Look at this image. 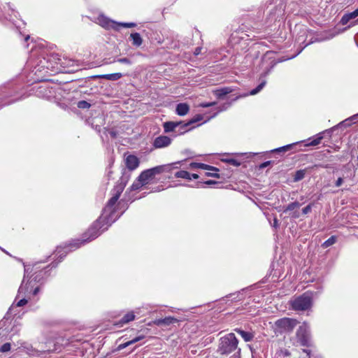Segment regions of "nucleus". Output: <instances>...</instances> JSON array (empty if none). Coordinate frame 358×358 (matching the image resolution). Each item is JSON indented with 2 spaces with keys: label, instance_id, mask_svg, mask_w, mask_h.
<instances>
[{
  "label": "nucleus",
  "instance_id": "obj_56",
  "mask_svg": "<svg viewBox=\"0 0 358 358\" xmlns=\"http://www.w3.org/2000/svg\"><path fill=\"white\" fill-rule=\"evenodd\" d=\"M268 55V52H266V53L264 55V57H263L262 60H263V61H264V59H266V57Z\"/></svg>",
  "mask_w": 358,
  "mask_h": 358
},
{
  "label": "nucleus",
  "instance_id": "obj_47",
  "mask_svg": "<svg viewBox=\"0 0 358 358\" xmlns=\"http://www.w3.org/2000/svg\"><path fill=\"white\" fill-rule=\"evenodd\" d=\"M217 183H218V182L215 181V180H206V181L204 182V184L207 185H215V184H217Z\"/></svg>",
  "mask_w": 358,
  "mask_h": 358
},
{
  "label": "nucleus",
  "instance_id": "obj_28",
  "mask_svg": "<svg viewBox=\"0 0 358 358\" xmlns=\"http://www.w3.org/2000/svg\"><path fill=\"white\" fill-rule=\"evenodd\" d=\"M11 11H12V14L10 15V19L9 20L12 21L13 24L15 26L16 29L18 30L19 33L21 34L20 31V26H18L17 24H16V22L15 21L14 18L13 17V15L15 17V18H17V15L20 16L19 13L16 11L14 10V9L11 8Z\"/></svg>",
  "mask_w": 358,
  "mask_h": 358
},
{
  "label": "nucleus",
  "instance_id": "obj_21",
  "mask_svg": "<svg viewBox=\"0 0 358 358\" xmlns=\"http://www.w3.org/2000/svg\"><path fill=\"white\" fill-rule=\"evenodd\" d=\"M323 134L324 132H320L317 134L316 138L311 141L310 142L305 144V146H316L321 143V141L323 139Z\"/></svg>",
  "mask_w": 358,
  "mask_h": 358
},
{
  "label": "nucleus",
  "instance_id": "obj_40",
  "mask_svg": "<svg viewBox=\"0 0 358 358\" xmlns=\"http://www.w3.org/2000/svg\"><path fill=\"white\" fill-rule=\"evenodd\" d=\"M215 104H216V102H205V103H201L200 104V106L203 107V108H208V107L215 106Z\"/></svg>",
  "mask_w": 358,
  "mask_h": 358
},
{
  "label": "nucleus",
  "instance_id": "obj_10",
  "mask_svg": "<svg viewBox=\"0 0 358 358\" xmlns=\"http://www.w3.org/2000/svg\"><path fill=\"white\" fill-rule=\"evenodd\" d=\"M179 320L174 317L169 316L166 317L165 318L162 319H157L155 320L153 323L157 326H169L172 324L178 322Z\"/></svg>",
  "mask_w": 358,
  "mask_h": 358
},
{
  "label": "nucleus",
  "instance_id": "obj_60",
  "mask_svg": "<svg viewBox=\"0 0 358 358\" xmlns=\"http://www.w3.org/2000/svg\"><path fill=\"white\" fill-rule=\"evenodd\" d=\"M357 46H358V44H357Z\"/></svg>",
  "mask_w": 358,
  "mask_h": 358
},
{
  "label": "nucleus",
  "instance_id": "obj_11",
  "mask_svg": "<svg viewBox=\"0 0 358 358\" xmlns=\"http://www.w3.org/2000/svg\"><path fill=\"white\" fill-rule=\"evenodd\" d=\"M125 163L129 170L134 171L139 166V159L135 155H130L126 157Z\"/></svg>",
  "mask_w": 358,
  "mask_h": 358
},
{
  "label": "nucleus",
  "instance_id": "obj_48",
  "mask_svg": "<svg viewBox=\"0 0 358 358\" xmlns=\"http://www.w3.org/2000/svg\"><path fill=\"white\" fill-rule=\"evenodd\" d=\"M190 167L192 169H199V163L193 162L190 164Z\"/></svg>",
  "mask_w": 358,
  "mask_h": 358
},
{
  "label": "nucleus",
  "instance_id": "obj_46",
  "mask_svg": "<svg viewBox=\"0 0 358 358\" xmlns=\"http://www.w3.org/2000/svg\"><path fill=\"white\" fill-rule=\"evenodd\" d=\"M343 182V179L342 178H338L337 180L336 181L335 185L336 187H340L342 185Z\"/></svg>",
  "mask_w": 358,
  "mask_h": 358
},
{
  "label": "nucleus",
  "instance_id": "obj_13",
  "mask_svg": "<svg viewBox=\"0 0 358 358\" xmlns=\"http://www.w3.org/2000/svg\"><path fill=\"white\" fill-rule=\"evenodd\" d=\"M233 90L231 87H224L215 90L213 94L218 99H222L225 95L232 92Z\"/></svg>",
  "mask_w": 358,
  "mask_h": 358
},
{
  "label": "nucleus",
  "instance_id": "obj_32",
  "mask_svg": "<svg viewBox=\"0 0 358 358\" xmlns=\"http://www.w3.org/2000/svg\"><path fill=\"white\" fill-rule=\"evenodd\" d=\"M145 185L144 183H143V182L141 181H139L138 180V178H137V180L135 181L132 185L131 186V190H137V189H139L142 186Z\"/></svg>",
  "mask_w": 358,
  "mask_h": 358
},
{
  "label": "nucleus",
  "instance_id": "obj_52",
  "mask_svg": "<svg viewBox=\"0 0 358 358\" xmlns=\"http://www.w3.org/2000/svg\"><path fill=\"white\" fill-rule=\"evenodd\" d=\"M200 52H201V48H196L194 53H195V55H199L200 53Z\"/></svg>",
  "mask_w": 358,
  "mask_h": 358
},
{
  "label": "nucleus",
  "instance_id": "obj_17",
  "mask_svg": "<svg viewBox=\"0 0 358 358\" xmlns=\"http://www.w3.org/2000/svg\"><path fill=\"white\" fill-rule=\"evenodd\" d=\"M130 38L132 41V45L134 46L139 47L143 43V38L140 34L137 32L131 34Z\"/></svg>",
  "mask_w": 358,
  "mask_h": 358
},
{
  "label": "nucleus",
  "instance_id": "obj_53",
  "mask_svg": "<svg viewBox=\"0 0 358 358\" xmlns=\"http://www.w3.org/2000/svg\"><path fill=\"white\" fill-rule=\"evenodd\" d=\"M29 38H30V36L29 35L25 36L24 38V42H27Z\"/></svg>",
  "mask_w": 358,
  "mask_h": 358
},
{
  "label": "nucleus",
  "instance_id": "obj_55",
  "mask_svg": "<svg viewBox=\"0 0 358 358\" xmlns=\"http://www.w3.org/2000/svg\"><path fill=\"white\" fill-rule=\"evenodd\" d=\"M271 68H273L274 66V65L275 64V62L273 60L271 62Z\"/></svg>",
  "mask_w": 358,
  "mask_h": 358
},
{
  "label": "nucleus",
  "instance_id": "obj_50",
  "mask_svg": "<svg viewBox=\"0 0 358 358\" xmlns=\"http://www.w3.org/2000/svg\"><path fill=\"white\" fill-rule=\"evenodd\" d=\"M273 227L278 228V221L276 218L273 220Z\"/></svg>",
  "mask_w": 358,
  "mask_h": 358
},
{
  "label": "nucleus",
  "instance_id": "obj_30",
  "mask_svg": "<svg viewBox=\"0 0 358 358\" xmlns=\"http://www.w3.org/2000/svg\"><path fill=\"white\" fill-rule=\"evenodd\" d=\"M188 127H185V128H183L182 125L177 126L174 130L171 131L170 132H175L177 134H182L189 131L190 129H187Z\"/></svg>",
  "mask_w": 358,
  "mask_h": 358
},
{
  "label": "nucleus",
  "instance_id": "obj_44",
  "mask_svg": "<svg viewBox=\"0 0 358 358\" xmlns=\"http://www.w3.org/2000/svg\"><path fill=\"white\" fill-rule=\"evenodd\" d=\"M206 175L207 176L214 177L217 178H220V175L217 173H213V172H207L206 173Z\"/></svg>",
  "mask_w": 358,
  "mask_h": 358
},
{
  "label": "nucleus",
  "instance_id": "obj_19",
  "mask_svg": "<svg viewBox=\"0 0 358 358\" xmlns=\"http://www.w3.org/2000/svg\"><path fill=\"white\" fill-rule=\"evenodd\" d=\"M99 77L108 80H117L122 77V74L121 73H115L110 74H103L99 76Z\"/></svg>",
  "mask_w": 358,
  "mask_h": 358
},
{
  "label": "nucleus",
  "instance_id": "obj_1",
  "mask_svg": "<svg viewBox=\"0 0 358 358\" xmlns=\"http://www.w3.org/2000/svg\"><path fill=\"white\" fill-rule=\"evenodd\" d=\"M126 186V182L122 178L120 181L115 186L113 192V196L108 201L106 206L103 210L102 215L92 224L88 231L83 235L81 239L70 243L64 248H57L55 251V256L59 255L60 259L64 257L71 248H79L81 245L88 243L97 238L103 231L108 229V227L115 221L113 218L115 213L114 206L120 198V194L123 192ZM59 260L57 263H52L51 268L56 267ZM48 266L41 268L39 263L37 262L34 265L24 264V273L29 278L25 287H24V306L30 303L34 304L39 299L38 293L41 286L43 285L45 278L48 277ZM25 275H24V277Z\"/></svg>",
  "mask_w": 358,
  "mask_h": 358
},
{
  "label": "nucleus",
  "instance_id": "obj_18",
  "mask_svg": "<svg viewBox=\"0 0 358 358\" xmlns=\"http://www.w3.org/2000/svg\"><path fill=\"white\" fill-rule=\"evenodd\" d=\"M26 353L29 356L31 357H38L39 355V351L37 350H35L32 348V346L27 345L26 346H24V354Z\"/></svg>",
  "mask_w": 358,
  "mask_h": 358
},
{
  "label": "nucleus",
  "instance_id": "obj_45",
  "mask_svg": "<svg viewBox=\"0 0 358 358\" xmlns=\"http://www.w3.org/2000/svg\"><path fill=\"white\" fill-rule=\"evenodd\" d=\"M271 161H266L259 165V169H264L271 164Z\"/></svg>",
  "mask_w": 358,
  "mask_h": 358
},
{
  "label": "nucleus",
  "instance_id": "obj_41",
  "mask_svg": "<svg viewBox=\"0 0 358 358\" xmlns=\"http://www.w3.org/2000/svg\"><path fill=\"white\" fill-rule=\"evenodd\" d=\"M130 345H131V344H130V342H129V341L126 342V343H122V344H120V345H119L117 346V350H123V349L126 348L127 347L129 346Z\"/></svg>",
  "mask_w": 358,
  "mask_h": 358
},
{
  "label": "nucleus",
  "instance_id": "obj_20",
  "mask_svg": "<svg viewBox=\"0 0 358 358\" xmlns=\"http://www.w3.org/2000/svg\"><path fill=\"white\" fill-rule=\"evenodd\" d=\"M301 206V203L298 201H294L289 203L287 206L284 207L283 213H292L295 209L299 208Z\"/></svg>",
  "mask_w": 358,
  "mask_h": 358
},
{
  "label": "nucleus",
  "instance_id": "obj_4",
  "mask_svg": "<svg viewBox=\"0 0 358 358\" xmlns=\"http://www.w3.org/2000/svg\"><path fill=\"white\" fill-rule=\"evenodd\" d=\"M312 294L306 292L290 301L294 310H306L312 306Z\"/></svg>",
  "mask_w": 358,
  "mask_h": 358
},
{
  "label": "nucleus",
  "instance_id": "obj_43",
  "mask_svg": "<svg viewBox=\"0 0 358 358\" xmlns=\"http://www.w3.org/2000/svg\"><path fill=\"white\" fill-rule=\"evenodd\" d=\"M289 215L293 219H297L300 216V213L298 210H294L292 213H289Z\"/></svg>",
  "mask_w": 358,
  "mask_h": 358
},
{
  "label": "nucleus",
  "instance_id": "obj_51",
  "mask_svg": "<svg viewBox=\"0 0 358 358\" xmlns=\"http://www.w3.org/2000/svg\"><path fill=\"white\" fill-rule=\"evenodd\" d=\"M17 306H18V307L22 306V299H20L17 301Z\"/></svg>",
  "mask_w": 358,
  "mask_h": 358
},
{
  "label": "nucleus",
  "instance_id": "obj_2",
  "mask_svg": "<svg viewBox=\"0 0 358 358\" xmlns=\"http://www.w3.org/2000/svg\"><path fill=\"white\" fill-rule=\"evenodd\" d=\"M238 344L235 334H228L220 339L217 352L224 355L234 352L229 358H241V349L238 348Z\"/></svg>",
  "mask_w": 358,
  "mask_h": 358
},
{
  "label": "nucleus",
  "instance_id": "obj_49",
  "mask_svg": "<svg viewBox=\"0 0 358 358\" xmlns=\"http://www.w3.org/2000/svg\"><path fill=\"white\" fill-rule=\"evenodd\" d=\"M190 176H191V180L192 179H198L199 178V175L196 174V173H190Z\"/></svg>",
  "mask_w": 358,
  "mask_h": 358
},
{
  "label": "nucleus",
  "instance_id": "obj_15",
  "mask_svg": "<svg viewBox=\"0 0 358 358\" xmlns=\"http://www.w3.org/2000/svg\"><path fill=\"white\" fill-rule=\"evenodd\" d=\"M189 111V106L186 103H180L176 106V113L180 116H184Z\"/></svg>",
  "mask_w": 358,
  "mask_h": 358
},
{
  "label": "nucleus",
  "instance_id": "obj_16",
  "mask_svg": "<svg viewBox=\"0 0 358 358\" xmlns=\"http://www.w3.org/2000/svg\"><path fill=\"white\" fill-rule=\"evenodd\" d=\"M235 331L241 336L245 342L250 341L254 338V334L250 331H245L240 329H236Z\"/></svg>",
  "mask_w": 358,
  "mask_h": 358
},
{
  "label": "nucleus",
  "instance_id": "obj_22",
  "mask_svg": "<svg viewBox=\"0 0 358 358\" xmlns=\"http://www.w3.org/2000/svg\"><path fill=\"white\" fill-rule=\"evenodd\" d=\"M31 45V49H30V52H31V55L29 57L28 60H27V63L29 64V63H31V57L32 56H36L38 54V49L36 48V44L35 42H34L33 41H31V43L27 45V48H29V45Z\"/></svg>",
  "mask_w": 358,
  "mask_h": 358
},
{
  "label": "nucleus",
  "instance_id": "obj_27",
  "mask_svg": "<svg viewBox=\"0 0 358 358\" xmlns=\"http://www.w3.org/2000/svg\"><path fill=\"white\" fill-rule=\"evenodd\" d=\"M266 83V80H262L261 82V83L259 84V85L256 88L250 91V94L255 95V94H257V93H259L263 89V87L265 86Z\"/></svg>",
  "mask_w": 358,
  "mask_h": 358
},
{
  "label": "nucleus",
  "instance_id": "obj_42",
  "mask_svg": "<svg viewBox=\"0 0 358 358\" xmlns=\"http://www.w3.org/2000/svg\"><path fill=\"white\" fill-rule=\"evenodd\" d=\"M143 338H144V336H136L134 338H133L132 340L129 341L130 344L132 345L134 343H136L140 341L141 340H142Z\"/></svg>",
  "mask_w": 358,
  "mask_h": 358
},
{
  "label": "nucleus",
  "instance_id": "obj_31",
  "mask_svg": "<svg viewBox=\"0 0 358 358\" xmlns=\"http://www.w3.org/2000/svg\"><path fill=\"white\" fill-rule=\"evenodd\" d=\"M231 106V103H224L217 108V111L214 114L213 117H215L218 113L227 110Z\"/></svg>",
  "mask_w": 358,
  "mask_h": 358
},
{
  "label": "nucleus",
  "instance_id": "obj_9",
  "mask_svg": "<svg viewBox=\"0 0 358 358\" xmlns=\"http://www.w3.org/2000/svg\"><path fill=\"white\" fill-rule=\"evenodd\" d=\"M171 143V138L166 136H159L154 140L152 145L155 148H164Z\"/></svg>",
  "mask_w": 358,
  "mask_h": 358
},
{
  "label": "nucleus",
  "instance_id": "obj_59",
  "mask_svg": "<svg viewBox=\"0 0 358 358\" xmlns=\"http://www.w3.org/2000/svg\"><path fill=\"white\" fill-rule=\"evenodd\" d=\"M320 166V167H324V166H322V165H315V166Z\"/></svg>",
  "mask_w": 358,
  "mask_h": 358
},
{
  "label": "nucleus",
  "instance_id": "obj_29",
  "mask_svg": "<svg viewBox=\"0 0 358 358\" xmlns=\"http://www.w3.org/2000/svg\"><path fill=\"white\" fill-rule=\"evenodd\" d=\"M222 161L224 162H227L229 164H231L234 166H238L241 165L240 162H238L237 159H234V158L227 157V158L222 159Z\"/></svg>",
  "mask_w": 358,
  "mask_h": 358
},
{
  "label": "nucleus",
  "instance_id": "obj_35",
  "mask_svg": "<svg viewBox=\"0 0 358 358\" xmlns=\"http://www.w3.org/2000/svg\"><path fill=\"white\" fill-rule=\"evenodd\" d=\"M90 106H91L90 103L86 101H80L78 102V104H77V106L79 108H82V109L89 108L90 107Z\"/></svg>",
  "mask_w": 358,
  "mask_h": 358
},
{
  "label": "nucleus",
  "instance_id": "obj_54",
  "mask_svg": "<svg viewBox=\"0 0 358 358\" xmlns=\"http://www.w3.org/2000/svg\"><path fill=\"white\" fill-rule=\"evenodd\" d=\"M355 23H358V19L355 21V23H352V24H349L348 27H351L352 26L355 25Z\"/></svg>",
  "mask_w": 358,
  "mask_h": 358
},
{
  "label": "nucleus",
  "instance_id": "obj_34",
  "mask_svg": "<svg viewBox=\"0 0 358 358\" xmlns=\"http://www.w3.org/2000/svg\"><path fill=\"white\" fill-rule=\"evenodd\" d=\"M277 355H278V358L280 357H289L291 355L289 351L287 349H280L278 352H277Z\"/></svg>",
  "mask_w": 358,
  "mask_h": 358
},
{
  "label": "nucleus",
  "instance_id": "obj_7",
  "mask_svg": "<svg viewBox=\"0 0 358 358\" xmlns=\"http://www.w3.org/2000/svg\"><path fill=\"white\" fill-rule=\"evenodd\" d=\"M296 320L284 317L278 320L275 324L280 332H289L296 326Z\"/></svg>",
  "mask_w": 358,
  "mask_h": 358
},
{
  "label": "nucleus",
  "instance_id": "obj_26",
  "mask_svg": "<svg viewBox=\"0 0 358 358\" xmlns=\"http://www.w3.org/2000/svg\"><path fill=\"white\" fill-rule=\"evenodd\" d=\"M336 242V237L335 236H331L330 238H329L327 241H325L322 246L324 248H327L332 245H334Z\"/></svg>",
  "mask_w": 358,
  "mask_h": 358
},
{
  "label": "nucleus",
  "instance_id": "obj_14",
  "mask_svg": "<svg viewBox=\"0 0 358 358\" xmlns=\"http://www.w3.org/2000/svg\"><path fill=\"white\" fill-rule=\"evenodd\" d=\"M358 16V8L353 12L345 14L341 20V24L343 25L347 24L350 20L356 18Z\"/></svg>",
  "mask_w": 358,
  "mask_h": 358
},
{
  "label": "nucleus",
  "instance_id": "obj_8",
  "mask_svg": "<svg viewBox=\"0 0 358 358\" xmlns=\"http://www.w3.org/2000/svg\"><path fill=\"white\" fill-rule=\"evenodd\" d=\"M296 336L301 345H308L310 339V330L307 323L304 322L301 326L299 327L296 333Z\"/></svg>",
  "mask_w": 358,
  "mask_h": 358
},
{
  "label": "nucleus",
  "instance_id": "obj_36",
  "mask_svg": "<svg viewBox=\"0 0 358 358\" xmlns=\"http://www.w3.org/2000/svg\"><path fill=\"white\" fill-rule=\"evenodd\" d=\"M199 169H204V170H209V171H218L217 169H216L213 166H211L210 165H207L205 164H202V163H199Z\"/></svg>",
  "mask_w": 358,
  "mask_h": 358
},
{
  "label": "nucleus",
  "instance_id": "obj_25",
  "mask_svg": "<svg viewBox=\"0 0 358 358\" xmlns=\"http://www.w3.org/2000/svg\"><path fill=\"white\" fill-rule=\"evenodd\" d=\"M306 173V171L305 169L296 171L294 176V181L298 182L301 180L305 177Z\"/></svg>",
  "mask_w": 358,
  "mask_h": 358
},
{
  "label": "nucleus",
  "instance_id": "obj_58",
  "mask_svg": "<svg viewBox=\"0 0 358 358\" xmlns=\"http://www.w3.org/2000/svg\"><path fill=\"white\" fill-rule=\"evenodd\" d=\"M312 43V41H311V42H309V43H306V44H305V45L303 46V48H305L306 46L308 45H309L310 43Z\"/></svg>",
  "mask_w": 358,
  "mask_h": 358
},
{
  "label": "nucleus",
  "instance_id": "obj_33",
  "mask_svg": "<svg viewBox=\"0 0 358 358\" xmlns=\"http://www.w3.org/2000/svg\"><path fill=\"white\" fill-rule=\"evenodd\" d=\"M352 121H358V113L356 115H352V117L346 119L343 122H341V124H343L345 125H350L351 124Z\"/></svg>",
  "mask_w": 358,
  "mask_h": 358
},
{
  "label": "nucleus",
  "instance_id": "obj_23",
  "mask_svg": "<svg viewBox=\"0 0 358 358\" xmlns=\"http://www.w3.org/2000/svg\"><path fill=\"white\" fill-rule=\"evenodd\" d=\"M176 178H184L188 180H191L190 173L187 171H178L175 173Z\"/></svg>",
  "mask_w": 358,
  "mask_h": 358
},
{
  "label": "nucleus",
  "instance_id": "obj_37",
  "mask_svg": "<svg viewBox=\"0 0 358 358\" xmlns=\"http://www.w3.org/2000/svg\"><path fill=\"white\" fill-rule=\"evenodd\" d=\"M313 205H314L313 203H310L308 205H307L306 207H304L302 209V213L304 214V215H307L309 213H310L311 210H312V208H313Z\"/></svg>",
  "mask_w": 358,
  "mask_h": 358
},
{
  "label": "nucleus",
  "instance_id": "obj_38",
  "mask_svg": "<svg viewBox=\"0 0 358 358\" xmlns=\"http://www.w3.org/2000/svg\"><path fill=\"white\" fill-rule=\"evenodd\" d=\"M115 62H117L122 63V64H125L127 65H131L132 64V62L129 59L126 58V57L119 58L117 60H115Z\"/></svg>",
  "mask_w": 358,
  "mask_h": 358
},
{
  "label": "nucleus",
  "instance_id": "obj_12",
  "mask_svg": "<svg viewBox=\"0 0 358 358\" xmlns=\"http://www.w3.org/2000/svg\"><path fill=\"white\" fill-rule=\"evenodd\" d=\"M135 313H139V308L136 309V310L131 311L126 313L123 317L120 320V322L117 324H120V326H123L125 324H127L135 319Z\"/></svg>",
  "mask_w": 358,
  "mask_h": 358
},
{
  "label": "nucleus",
  "instance_id": "obj_57",
  "mask_svg": "<svg viewBox=\"0 0 358 358\" xmlns=\"http://www.w3.org/2000/svg\"><path fill=\"white\" fill-rule=\"evenodd\" d=\"M22 282L21 283V285H20V287H19V289H18V291H19V292L20 291V289H22Z\"/></svg>",
  "mask_w": 358,
  "mask_h": 358
},
{
  "label": "nucleus",
  "instance_id": "obj_39",
  "mask_svg": "<svg viewBox=\"0 0 358 358\" xmlns=\"http://www.w3.org/2000/svg\"><path fill=\"white\" fill-rule=\"evenodd\" d=\"M10 350V344L8 343H4L0 348V351L2 352H8Z\"/></svg>",
  "mask_w": 358,
  "mask_h": 358
},
{
  "label": "nucleus",
  "instance_id": "obj_24",
  "mask_svg": "<svg viewBox=\"0 0 358 358\" xmlns=\"http://www.w3.org/2000/svg\"><path fill=\"white\" fill-rule=\"evenodd\" d=\"M298 143H299V142L289 144L287 145H284L282 147L274 149L273 150H272V152H286V151L289 150L292 147L296 145Z\"/></svg>",
  "mask_w": 358,
  "mask_h": 358
},
{
  "label": "nucleus",
  "instance_id": "obj_3",
  "mask_svg": "<svg viewBox=\"0 0 358 358\" xmlns=\"http://www.w3.org/2000/svg\"><path fill=\"white\" fill-rule=\"evenodd\" d=\"M180 162H177L175 164H179ZM173 164H166L157 166L152 169L143 171L138 176L139 181L143 182L147 185L150 180H152L156 175L160 174L163 172H169L171 170Z\"/></svg>",
  "mask_w": 358,
  "mask_h": 358
},
{
  "label": "nucleus",
  "instance_id": "obj_6",
  "mask_svg": "<svg viewBox=\"0 0 358 358\" xmlns=\"http://www.w3.org/2000/svg\"><path fill=\"white\" fill-rule=\"evenodd\" d=\"M202 120H203V115L201 114H198V115H195L193 118H192L187 122H183L182 121L166 122L164 123V129L166 133H169V131L174 130L175 128L178 125H182V127H183V128H185V127H189V126L192 125V124H194V123L199 122Z\"/></svg>",
  "mask_w": 358,
  "mask_h": 358
},
{
  "label": "nucleus",
  "instance_id": "obj_5",
  "mask_svg": "<svg viewBox=\"0 0 358 358\" xmlns=\"http://www.w3.org/2000/svg\"><path fill=\"white\" fill-rule=\"evenodd\" d=\"M99 21L102 27L106 29H112L115 31H119L120 27L124 28H132L136 26V24L134 22H117L103 15L99 17Z\"/></svg>",
  "mask_w": 358,
  "mask_h": 358
}]
</instances>
